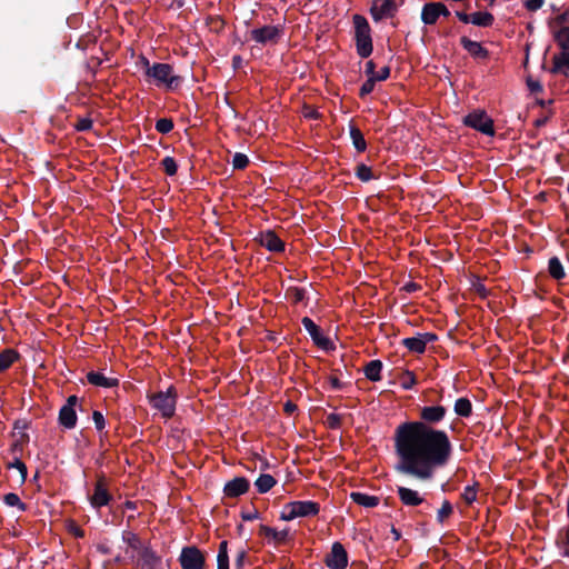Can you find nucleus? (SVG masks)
<instances>
[{"instance_id": "obj_1", "label": "nucleus", "mask_w": 569, "mask_h": 569, "mask_svg": "<svg viewBox=\"0 0 569 569\" xmlns=\"http://www.w3.org/2000/svg\"><path fill=\"white\" fill-rule=\"evenodd\" d=\"M447 413L443 406H426L420 410L421 421L399 425L395 431L397 472L421 481L432 479L438 468L445 467L452 455V445L446 431L431 427Z\"/></svg>"}, {"instance_id": "obj_2", "label": "nucleus", "mask_w": 569, "mask_h": 569, "mask_svg": "<svg viewBox=\"0 0 569 569\" xmlns=\"http://www.w3.org/2000/svg\"><path fill=\"white\" fill-rule=\"evenodd\" d=\"M352 22L357 53L360 58L366 59L371 56L373 50L370 24L366 17L358 13L352 17Z\"/></svg>"}, {"instance_id": "obj_3", "label": "nucleus", "mask_w": 569, "mask_h": 569, "mask_svg": "<svg viewBox=\"0 0 569 569\" xmlns=\"http://www.w3.org/2000/svg\"><path fill=\"white\" fill-rule=\"evenodd\" d=\"M143 66H146V76L152 78L157 83H163L168 88L173 89L180 86L181 77L172 74V66L169 63L156 62L152 66L149 64V60L146 57L141 58Z\"/></svg>"}, {"instance_id": "obj_4", "label": "nucleus", "mask_w": 569, "mask_h": 569, "mask_svg": "<svg viewBox=\"0 0 569 569\" xmlns=\"http://www.w3.org/2000/svg\"><path fill=\"white\" fill-rule=\"evenodd\" d=\"M320 511V505L311 500L290 501L283 506L280 519L291 521L296 518L315 517Z\"/></svg>"}, {"instance_id": "obj_5", "label": "nucleus", "mask_w": 569, "mask_h": 569, "mask_svg": "<svg viewBox=\"0 0 569 569\" xmlns=\"http://www.w3.org/2000/svg\"><path fill=\"white\" fill-rule=\"evenodd\" d=\"M177 390L170 386L167 391H158L148 395L150 406L160 411L163 418H171L176 412Z\"/></svg>"}, {"instance_id": "obj_6", "label": "nucleus", "mask_w": 569, "mask_h": 569, "mask_svg": "<svg viewBox=\"0 0 569 569\" xmlns=\"http://www.w3.org/2000/svg\"><path fill=\"white\" fill-rule=\"evenodd\" d=\"M438 336L433 332H419L416 336L401 339V345L412 353L437 352Z\"/></svg>"}, {"instance_id": "obj_7", "label": "nucleus", "mask_w": 569, "mask_h": 569, "mask_svg": "<svg viewBox=\"0 0 569 569\" xmlns=\"http://www.w3.org/2000/svg\"><path fill=\"white\" fill-rule=\"evenodd\" d=\"M97 480L93 486L92 495H88L90 506L100 510L102 507H107L113 500V496L109 491V480L103 472L97 473Z\"/></svg>"}, {"instance_id": "obj_8", "label": "nucleus", "mask_w": 569, "mask_h": 569, "mask_svg": "<svg viewBox=\"0 0 569 569\" xmlns=\"http://www.w3.org/2000/svg\"><path fill=\"white\" fill-rule=\"evenodd\" d=\"M303 328L310 335L313 345L322 352L336 351L335 341L326 336L322 329L309 317L301 320Z\"/></svg>"}, {"instance_id": "obj_9", "label": "nucleus", "mask_w": 569, "mask_h": 569, "mask_svg": "<svg viewBox=\"0 0 569 569\" xmlns=\"http://www.w3.org/2000/svg\"><path fill=\"white\" fill-rule=\"evenodd\" d=\"M283 36L281 26L267 24L250 31V39L261 46L277 44Z\"/></svg>"}, {"instance_id": "obj_10", "label": "nucleus", "mask_w": 569, "mask_h": 569, "mask_svg": "<svg viewBox=\"0 0 569 569\" xmlns=\"http://www.w3.org/2000/svg\"><path fill=\"white\" fill-rule=\"evenodd\" d=\"M463 123L486 136H493V120L483 110H475L463 118Z\"/></svg>"}, {"instance_id": "obj_11", "label": "nucleus", "mask_w": 569, "mask_h": 569, "mask_svg": "<svg viewBox=\"0 0 569 569\" xmlns=\"http://www.w3.org/2000/svg\"><path fill=\"white\" fill-rule=\"evenodd\" d=\"M179 562L182 569H204L206 556L198 547L187 546L181 550Z\"/></svg>"}, {"instance_id": "obj_12", "label": "nucleus", "mask_w": 569, "mask_h": 569, "mask_svg": "<svg viewBox=\"0 0 569 569\" xmlns=\"http://www.w3.org/2000/svg\"><path fill=\"white\" fill-rule=\"evenodd\" d=\"M325 563L330 569H346L348 566V553L339 541L331 546V551L326 556Z\"/></svg>"}, {"instance_id": "obj_13", "label": "nucleus", "mask_w": 569, "mask_h": 569, "mask_svg": "<svg viewBox=\"0 0 569 569\" xmlns=\"http://www.w3.org/2000/svg\"><path fill=\"white\" fill-rule=\"evenodd\" d=\"M397 11L398 6L395 0H373L370 8V14L376 22L395 17Z\"/></svg>"}, {"instance_id": "obj_14", "label": "nucleus", "mask_w": 569, "mask_h": 569, "mask_svg": "<svg viewBox=\"0 0 569 569\" xmlns=\"http://www.w3.org/2000/svg\"><path fill=\"white\" fill-rule=\"evenodd\" d=\"M138 569H163L162 559L151 549V547L140 548L137 558Z\"/></svg>"}, {"instance_id": "obj_15", "label": "nucleus", "mask_w": 569, "mask_h": 569, "mask_svg": "<svg viewBox=\"0 0 569 569\" xmlns=\"http://www.w3.org/2000/svg\"><path fill=\"white\" fill-rule=\"evenodd\" d=\"M256 240L260 246L271 252L279 253L284 251V242L276 234L273 230H266L260 232Z\"/></svg>"}, {"instance_id": "obj_16", "label": "nucleus", "mask_w": 569, "mask_h": 569, "mask_svg": "<svg viewBox=\"0 0 569 569\" xmlns=\"http://www.w3.org/2000/svg\"><path fill=\"white\" fill-rule=\"evenodd\" d=\"M249 488L250 482L246 477H236L224 485L223 493L228 498H238L244 495Z\"/></svg>"}, {"instance_id": "obj_17", "label": "nucleus", "mask_w": 569, "mask_h": 569, "mask_svg": "<svg viewBox=\"0 0 569 569\" xmlns=\"http://www.w3.org/2000/svg\"><path fill=\"white\" fill-rule=\"evenodd\" d=\"M460 44L473 59L486 60L489 58V50L478 41L463 36L460 38Z\"/></svg>"}, {"instance_id": "obj_18", "label": "nucleus", "mask_w": 569, "mask_h": 569, "mask_svg": "<svg viewBox=\"0 0 569 569\" xmlns=\"http://www.w3.org/2000/svg\"><path fill=\"white\" fill-rule=\"evenodd\" d=\"M398 497L403 506L417 507L425 502V498L417 490L399 486L397 488Z\"/></svg>"}, {"instance_id": "obj_19", "label": "nucleus", "mask_w": 569, "mask_h": 569, "mask_svg": "<svg viewBox=\"0 0 569 569\" xmlns=\"http://www.w3.org/2000/svg\"><path fill=\"white\" fill-rule=\"evenodd\" d=\"M553 74H565L569 72V50L561 51L559 54H555L552 58V68L550 69Z\"/></svg>"}, {"instance_id": "obj_20", "label": "nucleus", "mask_w": 569, "mask_h": 569, "mask_svg": "<svg viewBox=\"0 0 569 569\" xmlns=\"http://www.w3.org/2000/svg\"><path fill=\"white\" fill-rule=\"evenodd\" d=\"M87 380L89 383L102 388H113L119 385V380L117 378H108L96 371L88 372Z\"/></svg>"}, {"instance_id": "obj_21", "label": "nucleus", "mask_w": 569, "mask_h": 569, "mask_svg": "<svg viewBox=\"0 0 569 569\" xmlns=\"http://www.w3.org/2000/svg\"><path fill=\"white\" fill-rule=\"evenodd\" d=\"M383 365L379 359L371 360L367 362L363 367V373L366 378L372 382L380 381L381 380V371H382Z\"/></svg>"}, {"instance_id": "obj_22", "label": "nucleus", "mask_w": 569, "mask_h": 569, "mask_svg": "<svg viewBox=\"0 0 569 569\" xmlns=\"http://www.w3.org/2000/svg\"><path fill=\"white\" fill-rule=\"evenodd\" d=\"M59 423L66 429H73L77 425L76 409L70 407H61L58 417Z\"/></svg>"}, {"instance_id": "obj_23", "label": "nucleus", "mask_w": 569, "mask_h": 569, "mask_svg": "<svg viewBox=\"0 0 569 569\" xmlns=\"http://www.w3.org/2000/svg\"><path fill=\"white\" fill-rule=\"evenodd\" d=\"M440 18L436 2H427L421 9V21L427 26L436 24Z\"/></svg>"}, {"instance_id": "obj_24", "label": "nucleus", "mask_w": 569, "mask_h": 569, "mask_svg": "<svg viewBox=\"0 0 569 569\" xmlns=\"http://www.w3.org/2000/svg\"><path fill=\"white\" fill-rule=\"evenodd\" d=\"M350 498L355 503L366 508L377 507L380 501L377 496H370L359 491L351 492Z\"/></svg>"}, {"instance_id": "obj_25", "label": "nucleus", "mask_w": 569, "mask_h": 569, "mask_svg": "<svg viewBox=\"0 0 569 569\" xmlns=\"http://www.w3.org/2000/svg\"><path fill=\"white\" fill-rule=\"evenodd\" d=\"M349 133L352 144L358 152H363L367 149V142L361 130L355 124L350 123Z\"/></svg>"}, {"instance_id": "obj_26", "label": "nucleus", "mask_w": 569, "mask_h": 569, "mask_svg": "<svg viewBox=\"0 0 569 569\" xmlns=\"http://www.w3.org/2000/svg\"><path fill=\"white\" fill-rule=\"evenodd\" d=\"M471 18L472 19H470V21L472 24H475L477 27H482V28H489L495 22L493 14L488 11H478V12L471 13Z\"/></svg>"}, {"instance_id": "obj_27", "label": "nucleus", "mask_w": 569, "mask_h": 569, "mask_svg": "<svg viewBox=\"0 0 569 569\" xmlns=\"http://www.w3.org/2000/svg\"><path fill=\"white\" fill-rule=\"evenodd\" d=\"M259 533L264 537H270L277 542H284L288 538L289 530L284 529L282 531H277L274 528L261 525L259 528Z\"/></svg>"}, {"instance_id": "obj_28", "label": "nucleus", "mask_w": 569, "mask_h": 569, "mask_svg": "<svg viewBox=\"0 0 569 569\" xmlns=\"http://www.w3.org/2000/svg\"><path fill=\"white\" fill-rule=\"evenodd\" d=\"M548 271L551 278L555 280H561L565 278V269L558 257H552L548 261Z\"/></svg>"}, {"instance_id": "obj_29", "label": "nucleus", "mask_w": 569, "mask_h": 569, "mask_svg": "<svg viewBox=\"0 0 569 569\" xmlns=\"http://www.w3.org/2000/svg\"><path fill=\"white\" fill-rule=\"evenodd\" d=\"M277 483L276 479L268 473H262L254 482L259 493L268 492Z\"/></svg>"}, {"instance_id": "obj_30", "label": "nucleus", "mask_w": 569, "mask_h": 569, "mask_svg": "<svg viewBox=\"0 0 569 569\" xmlns=\"http://www.w3.org/2000/svg\"><path fill=\"white\" fill-rule=\"evenodd\" d=\"M553 39L562 51L569 50V27H561L553 30Z\"/></svg>"}, {"instance_id": "obj_31", "label": "nucleus", "mask_w": 569, "mask_h": 569, "mask_svg": "<svg viewBox=\"0 0 569 569\" xmlns=\"http://www.w3.org/2000/svg\"><path fill=\"white\" fill-rule=\"evenodd\" d=\"M455 412L463 418L469 417L472 413V405L468 398H459L455 402Z\"/></svg>"}, {"instance_id": "obj_32", "label": "nucleus", "mask_w": 569, "mask_h": 569, "mask_svg": "<svg viewBox=\"0 0 569 569\" xmlns=\"http://www.w3.org/2000/svg\"><path fill=\"white\" fill-rule=\"evenodd\" d=\"M398 379L403 390H411L418 382L415 372L411 370H403Z\"/></svg>"}, {"instance_id": "obj_33", "label": "nucleus", "mask_w": 569, "mask_h": 569, "mask_svg": "<svg viewBox=\"0 0 569 569\" xmlns=\"http://www.w3.org/2000/svg\"><path fill=\"white\" fill-rule=\"evenodd\" d=\"M307 297V291L300 287H289L286 290V298L289 299L293 305L302 302Z\"/></svg>"}, {"instance_id": "obj_34", "label": "nucleus", "mask_w": 569, "mask_h": 569, "mask_svg": "<svg viewBox=\"0 0 569 569\" xmlns=\"http://www.w3.org/2000/svg\"><path fill=\"white\" fill-rule=\"evenodd\" d=\"M557 545L561 549L563 557H569V525L559 531L557 537Z\"/></svg>"}, {"instance_id": "obj_35", "label": "nucleus", "mask_w": 569, "mask_h": 569, "mask_svg": "<svg viewBox=\"0 0 569 569\" xmlns=\"http://www.w3.org/2000/svg\"><path fill=\"white\" fill-rule=\"evenodd\" d=\"M122 540L126 542L130 548L136 550L138 553L140 552V548H144L146 546H142L140 538L138 535L131 532V531H124L122 533Z\"/></svg>"}, {"instance_id": "obj_36", "label": "nucleus", "mask_w": 569, "mask_h": 569, "mask_svg": "<svg viewBox=\"0 0 569 569\" xmlns=\"http://www.w3.org/2000/svg\"><path fill=\"white\" fill-rule=\"evenodd\" d=\"M355 174L356 177L362 181V182H368L372 179H375L376 177L373 176L372 173V170L370 167H368L367 164L365 163H359L356 169H355Z\"/></svg>"}, {"instance_id": "obj_37", "label": "nucleus", "mask_w": 569, "mask_h": 569, "mask_svg": "<svg viewBox=\"0 0 569 569\" xmlns=\"http://www.w3.org/2000/svg\"><path fill=\"white\" fill-rule=\"evenodd\" d=\"M3 501L9 507H17L20 511H26L28 506L21 501L20 497L14 492H9L3 496Z\"/></svg>"}, {"instance_id": "obj_38", "label": "nucleus", "mask_w": 569, "mask_h": 569, "mask_svg": "<svg viewBox=\"0 0 569 569\" xmlns=\"http://www.w3.org/2000/svg\"><path fill=\"white\" fill-rule=\"evenodd\" d=\"M161 168L167 176H174L178 171V164L174 158L167 156L160 162Z\"/></svg>"}, {"instance_id": "obj_39", "label": "nucleus", "mask_w": 569, "mask_h": 569, "mask_svg": "<svg viewBox=\"0 0 569 569\" xmlns=\"http://www.w3.org/2000/svg\"><path fill=\"white\" fill-rule=\"evenodd\" d=\"M453 513V507L449 500H445L437 512V521L443 523Z\"/></svg>"}, {"instance_id": "obj_40", "label": "nucleus", "mask_w": 569, "mask_h": 569, "mask_svg": "<svg viewBox=\"0 0 569 569\" xmlns=\"http://www.w3.org/2000/svg\"><path fill=\"white\" fill-rule=\"evenodd\" d=\"M479 483L475 482L472 486H467L461 493V498L467 505H471L477 500V488Z\"/></svg>"}, {"instance_id": "obj_41", "label": "nucleus", "mask_w": 569, "mask_h": 569, "mask_svg": "<svg viewBox=\"0 0 569 569\" xmlns=\"http://www.w3.org/2000/svg\"><path fill=\"white\" fill-rule=\"evenodd\" d=\"M174 124L171 118H160L156 121V130L162 134L169 133Z\"/></svg>"}, {"instance_id": "obj_42", "label": "nucleus", "mask_w": 569, "mask_h": 569, "mask_svg": "<svg viewBox=\"0 0 569 569\" xmlns=\"http://www.w3.org/2000/svg\"><path fill=\"white\" fill-rule=\"evenodd\" d=\"M217 565H229L228 541L222 540L219 545Z\"/></svg>"}, {"instance_id": "obj_43", "label": "nucleus", "mask_w": 569, "mask_h": 569, "mask_svg": "<svg viewBox=\"0 0 569 569\" xmlns=\"http://www.w3.org/2000/svg\"><path fill=\"white\" fill-rule=\"evenodd\" d=\"M249 164V158L247 157V154L244 153H241V152H237L234 156H233V159H232V167L233 169L236 170H243L248 167Z\"/></svg>"}, {"instance_id": "obj_44", "label": "nucleus", "mask_w": 569, "mask_h": 569, "mask_svg": "<svg viewBox=\"0 0 569 569\" xmlns=\"http://www.w3.org/2000/svg\"><path fill=\"white\" fill-rule=\"evenodd\" d=\"M8 468L9 469L14 468L16 470H18L21 476V481L22 482L26 481L27 475H28V469H27L26 463L22 460L16 458L12 462L8 463Z\"/></svg>"}, {"instance_id": "obj_45", "label": "nucleus", "mask_w": 569, "mask_h": 569, "mask_svg": "<svg viewBox=\"0 0 569 569\" xmlns=\"http://www.w3.org/2000/svg\"><path fill=\"white\" fill-rule=\"evenodd\" d=\"M302 116L306 119H310V120H319L322 117V114L315 107H312L310 104L302 106Z\"/></svg>"}, {"instance_id": "obj_46", "label": "nucleus", "mask_w": 569, "mask_h": 569, "mask_svg": "<svg viewBox=\"0 0 569 569\" xmlns=\"http://www.w3.org/2000/svg\"><path fill=\"white\" fill-rule=\"evenodd\" d=\"M375 86H376V81L373 78H368L363 83L362 86L360 87V90H359V97L361 99H363L365 97H367L368 94H370L373 89H375Z\"/></svg>"}, {"instance_id": "obj_47", "label": "nucleus", "mask_w": 569, "mask_h": 569, "mask_svg": "<svg viewBox=\"0 0 569 569\" xmlns=\"http://www.w3.org/2000/svg\"><path fill=\"white\" fill-rule=\"evenodd\" d=\"M326 423L330 429H339L342 423V417L338 413H329Z\"/></svg>"}, {"instance_id": "obj_48", "label": "nucleus", "mask_w": 569, "mask_h": 569, "mask_svg": "<svg viewBox=\"0 0 569 569\" xmlns=\"http://www.w3.org/2000/svg\"><path fill=\"white\" fill-rule=\"evenodd\" d=\"M569 21V10H566L565 12L557 16L553 20L549 22L550 28H555V26L561 28L566 27L565 23Z\"/></svg>"}, {"instance_id": "obj_49", "label": "nucleus", "mask_w": 569, "mask_h": 569, "mask_svg": "<svg viewBox=\"0 0 569 569\" xmlns=\"http://www.w3.org/2000/svg\"><path fill=\"white\" fill-rule=\"evenodd\" d=\"M92 420L94 422L96 429L101 431L106 427V420L101 411L94 410L92 412Z\"/></svg>"}, {"instance_id": "obj_50", "label": "nucleus", "mask_w": 569, "mask_h": 569, "mask_svg": "<svg viewBox=\"0 0 569 569\" xmlns=\"http://www.w3.org/2000/svg\"><path fill=\"white\" fill-rule=\"evenodd\" d=\"M92 124L93 122L90 118H80L74 124V128L77 131H88L92 128Z\"/></svg>"}, {"instance_id": "obj_51", "label": "nucleus", "mask_w": 569, "mask_h": 569, "mask_svg": "<svg viewBox=\"0 0 569 569\" xmlns=\"http://www.w3.org/2000/svg\"><path fill=\"white\" fill-rule=\"evenodd\" d=\"M240 516L243 521H252L260 518V512L253 507L251 510H242Z\"/></svg>"}, {"instance_id": "obj_52", "label": "nucleus", "mask_w": 569, "mask_h": 569, "mask_svg": "<svg viewBox=\"0 0 569 569\" xmlns=\"http://www.w3.org/2000/svg\"><path fill=\"white\" fill-rule=\"evenodd\" d=\"M247 556H248V553H247V551L244 549H241V550L238 551L237 557L234 559V568L236 569H242L243 568V565H244Z\"/></svg>"}, {"instance_id": "obj_53", "label": "nucleus", "mask_w": 569, "mask_h": 569, "mask_svg": "<svg viewBox=\"0 0 569 569\" xmlns=\"http://www.w3.org/2000/svg\"><path fill=\"white\" fill-rule=\"evenodd\" d=\"M390 67L389 66H385L383 68L380 69L379 72H376V76L372 77L375 79V81H385L387 80L389 77H390Z\"/></svg>"}, {"instance_id": "obj_54", "label": "nucleus", "mask_w": 569, "mask_h": 569, "mask_svg": "<svg viewBox=\"0 0 569 569\" xmlns=\"http://www.w3.org/2000/svg\"><path fill=\"white\" fill-rule=\"evenodd\" d=\"M527 86L530 92L537 93L543 90L542 84L538 80H533L532 78L527 79Z\"/></svg>"}, {"instance_id": "obj_55", "label": "nucleus", "mask_w": 569, "mask_h": 569, "mask_svg": "<svg viewBox=\"0 0 569 569\" xmlns=\"http://www.w3.org/2000/svg\"><path fill=\"white\" fill-rule=\"evenodd\" d=\"M543 0H527L525 2V8L528 11H537L543 6Z\"/></svg>"}, {"instance_id": "obj_56", "label": "nucleus", "mask_w": 569, "mask_h": 569, "mask_svg": "<svg viewBox=\"0 0 569 569\" xmlns=\"http://www.w3.org/2000/svg\"><path fill=\"white\" fill-rule=\"evenodd\" d=\"M328 381L333 390H341L346 386V383L340 381L336 376H329Z\"/></svg>"}, {"instance_id": "obj_57", "label": "nucleus", "mask_w": 569, "mask_h": 569, "mask_svg": "<svg viewBox=\"0 0 569 569\" xmlns=\"http://www.w3.org/2000/svg\"><path fill=\"white\" fill-rule=\"evenodd\" d=\"M18 358H0V372L9 369Z\"/></svg>"}, {"instance_id": "obj_58", "label": "nucleus", "mask_w": 569, "mask_h": 569, "mask_svg": "<svg viewBox=\"0 0 569 569\" xmlns=\"http://www.w3.org/2000/svg\"><path fill=\"white\" fill-rule=\"evenodd\" d=\"M420 289H421V286L413 281H409V282L405 283L402 287V290L406 291L407 293H413Z\"/></svg>"}, {"instance_id": "obj_59", "label": "nucleus", "mask_w": 569, "mask_h": 569, "mask_svg": "<svg viewBox=\"0 0 569 569\" xmlns=\"http://www.w3.org/2000/svg\"><path fill=\"white\" fill-rule=\"evenodd\" d=\"M365 73L368 78L376 76V63L372 60L366 62Z\"/></svg>"}, {"instance_id": "obj_60", "label": "nucleus", "mask_w": 569, "mask_h": 569, "mask_svg": "<svg viewBox=\"0 0 569 569\" xmlns=\"http://www.w3.org/2000/svg\"><path fill=\"white\" fill-rule=\"evenodd\" d=\"M0 356H19V353L9 347H6L3 342L0 343Z\"/></svg>"}, {"instance_id": "obj_61", "label": "nucleus", "mask_w": 569, "mask_h": 569, "mask_svg": "<svg viewBox=\"0 0 569 569\" xmlns=\"http://www.w3.org/2000/svg\"><path fill=\"white\" fill-rule=\"evenodd\" d=\"M436 4H437V10H438L440 17L448 18L451 14L445 3L436 2Z\"/></svg>"}, {"instance_id": "obj_62", "label": "nucleus", "mask_w": 569, "mask_h": 569, "mask_svg": "<svg viewBox=\"0 0 569 569\" xmlns=\"http://www.w3.org/2000/svg\"><path fill=\"white\" fill-rule=\"evenodd\" d=\"M297 405L293 403L291 400H288L283 405V411L289 416L292 415L297 410Z\"/></svg>"}, {"instance_id": "obj_63", "label": "nucleus", "mask_w": 569, "mask_h": 569, "mask_svg": "<svg viewBox=\"0 0 569 569\" xmlns=\"http://www.w3.org/2000/svg\"><path fill=\"white\" fill-rule=\"evenodd\" d=\"M456 17L463 23H471L470 19L471 18V14H467L466 12L463 11H456Z\"/></svg>"}, {"instance_id": "obj_64", "label": "nucleus", "mask_w": 569, "mask_h": 569, "mask_svg": "<svg viewBox=\"0 0 569 569\" xmlns=\"http://www.w3.org/2000/svg\"><path fill=\"white\" fill-rule=\"evenodd\" d=\"M70 532L77 538H84V530L76 525L71 526Z\"/></svg>"}]
</instances>
